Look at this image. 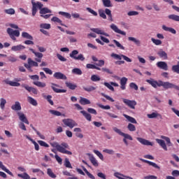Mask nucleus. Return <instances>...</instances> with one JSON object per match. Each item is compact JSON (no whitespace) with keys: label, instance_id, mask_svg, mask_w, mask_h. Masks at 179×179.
<instances>
[{"label":"nucleus","instance_id":"1","mask_svg":"<svg viewBox=\"0 0 179 179\" xmlns=\"http://www.w3.org/2000/svg\"><path fill=\"white\" fill-rule=\"evenodd\" d=\"M147 83L151 85L152 87L155 89H157V87H163L165 90H168V89H176V90H179V87L176 85L170 82H164L162 80H155L153 78H150V80H146Z\"/></svg>","mask_w":179,"mask_h":179},{"label":"nucleus","instance_id":"2","mask_svg":"<svg viewBox=\"0 0 179 179\" xmlns=\"http://www.w3.org/2000/svg\"><path fill=\"white\" fill-rule=\"evenodd\" d=\"M32 3V16H36V13H37V8L40 9L39 13L41 15H45L46 13H52V11L48 8H43V5L39 1L36 3L34 1H31Z\"/></svg>","mask_w":179,"mask_h":179},{"label":"nucleus","instance_id":"3","mask_svg":"<svg viewBox=\"0 0 179 179\" xmlns=\"http://www.w3.org/2000/svg\"><path fill=\"white\" fill-rule=\"evenodd\" d=\"M50 145L52 148H55L57 152L59 153H62L63 155H71L72 152L67 150L66 149H69V145L66 143H62L60 145L57 142L50 143Z\"/></svg>","mask_w":179,"mask_h":179},{"label":"nucleus","instance_id":"4","mask_svg":"<svg viewBox=\"0 0 179 179\" xmlns=\"http://www.w3.org/2000/svg\"><path fill=\"white\" fill-rule=\"evenodd\" d=\"M113 131L116 132V134H118V135H120V136H123V142L125 144L126 146H128V141L127 139H129V141H134V138L132 136L128 134H125L122 131H121V129L117 128V127H113Z\"/></svg>","mask_w":179,"mask_h":179},{"label":"nucleus","instance_id":"5","mask_svg":"<svg viewBox=\"0 0 179 179\" xmlns=\"http://www.w3.org/2000/svg\"><path fill=\"white\" fill-rule=\"evenodd\" d=\"M6 31L9 37L13 41H16V37H19L20 36V30H13L12 28H8Z\"/></svg>","mask_w":179,"mask_h":179},{"label":"nucleus","instance_id":"6","mask_svg":"<svg viewBox=\"0 0 179 179\" xmlns=\"http://www.w3.org/2000/svg\"><path fill=\"white\" fill-rule=\"evenodd\" d=\"M78 54H79V51L74 50L70 53V57L71 58H73V59H76L77 61H85V56H83V54H80L78 55V57H77L76 55H78Z\"/></svg>","mask_w":179,"mask_h":179},{"label":"nucleus","instance_id":"7","mask_svg":"<svg viewBox=\"0 0 179 179\" xmlns=\"http://www.w3.org/2000/svg\"><path fill=\"white\" fill-rule=\"evenodd\" d=\"M122 101L127 107H129L131 110H135V106L137 104L136 101L123 99Z\"/></svg>","mask_w":179,"mask_h":179},{"label":"nucleus","instance_id":"8","mask_svg":"<svg viewBox=\"0 0 179 179\" xmlns=\"http://www.w3.org/2000/svg\"><path fill=\"white\" fill-rule=\"evenodd\" d=\"M62 122L66 125V127H69V128H73L74 127L78 126V124H76V122H75L72 119H64L62 120Z\"/></svg>","mask_w":179,"mask_h":179},{"label":"nucleus","instance_id":"9","mask_svg":"<svg viewBox=\"0 0 179 179\" xmlns=\"http://www.w3.org/2000/svg\"><path fill=\"white\" fill-rule=\"evenodd\" d=\"M110 28L115 33H117V34H121L122 36H127V33L125 31H121V29H118V27H117V25H115V24H111L110 25Z\"/></svg>","mask_w":179,"mask_h":179},{"label":"nucleus","instance_id":"10","mask_svg":"<svg viewBox=\"0 0 179 179\" xmlns=\"http://www.w3.org/2000/svg\"><path fill=\"white\" fill-rule=\"evenodd\" d=\"M22 87H24V89L25 90H27V92H29V93L31 92L33 93V94H38V91L37 90V89L33 87H30L26 84H22Z\"/></svg>","mask_w":179,"mask_h":179},{"label":"nucleus","instance_id":"11","mask_svg":"<svg viewBox=\"0 0 179 179\" xmlns=\"http://www.w3.org/2000/svg\"><path fill=\"white\" fill-rule=\"evenodd\" d=\"M29 51H31L33 54H34L35 57L37 58H35V61L36 62H41V58H43V55L41 52H36L34 49L33 48H29Z\"/></svg>","mask_w":179,"mask_h":179},{"label":"nucleus","instance_id":"12","mask_svg":"<svg viewBox=\"0 0 179 179\" xmlns=\"http://www.w3.org/2000/svg\"><path fill=\"white\" fill-rule=\"evenodd\" d=\"M91 31L96 33V34H101V36H105L106 37H110V34L101 30L100 28H91Z\"/></svg>","mask_w":179,"mask_h":179},{"label":"nucleus","instance_id":"13","mask_svg":"<svg viewBox=\"0 0 179 179\" xmlns=\"http://www.w3.org/2000/svg\"><path fill=\"white\" fill-rule=\"evenodd\" d=\"M53 78H55V79H57V80H66V79H68V78L66 77V76H65V74L61 73V72H56L53 74Z\"/></svg>","mask_w":179,"mask_h":179},{"label":"nucleus","instance_id":"14","mask_svg":"<svg viewBox=\"0 0 179 179\" xmlns=\"http://www.w3.org/2000/svg\"><path fill=\"white\" fill-rule=\"evenodd\" d=\"M136 139L140 142V143H141V145H144L145 146H153V143L148 140L141 137H138Z\"/></svg>","mask_w":179,"mask_h":179},{"label":"nucleus","instance_id":"15","mask_svg":"<svg viewBox=\"0 0 179 179\" xmlns=\"http://www.w3.org/2000/svg\"><path fill=\"white\" fill-rule=\"evenodd\" d=\"M156 65L157 68H159V69H163V71H169V66L166 62H158Z\"/></svg>","mask_w":179,"mask_h":179},{"label":"nucleus","instance_id":"16","mask_svg":"<svg viewBox=\"0 0 179 179\" xmlns=\"http://www.w3.org/2000/svg\"><path fill=\"white\" fill-rule=\"evenodd\" d=\"M51 87L55 93H66V90H59L57 88L59 87V85L58 84L52 83Z\"/></svg>","mask_w":179,"mask_h":179},{"label":"nucleus","instance_id":"17","mask_svg":"<svg viewBox=\"0 0 179 179\" xmlns=\"http://www.w3.org/2000/svg\"><path fill=\"white\" fill-rule=\"evenodd\" d=\"M127 82H128V78H127L126 77H122L120 79V89H122V90H125V89H127Z\"/></svg>","mask_w":179,"mask_h":179},{"label":"nucleus","instance_id":"18","mask_svg":"<svg viewBox=\"0 0 179 179\" xmlns=\"http://www.w3.org/2000/svg\"><path fill=\"white\" fill-rule=\"evenodd\" d=\"M148 118H158V120H163V116H162L161 114L157 113V112H153L151 114H148L147 115Z\"/></svg>","mask_w":179,"mask_h":179},{"label":"nucleus","instance_id":"19","mask_svg":"<svg viewBox=\"0 0 179 179\" xmlns=\"http://www.w3.org/2000/svg\"><path fill=\"white\" fill-rule=\"evenodd\" d=\"M17 114L19 117V120H20L22 122H24V124L29 125V120H27V117H26V115H24L23 113L18 112Z\"/></svg>","mask_w":179,"mask_h":179},{"label":"nucleus","instance_id":"20","mask_svg":"<svg viewBox=\"0 0 179 179\" xmlns=\"http://www.w3.org/2000/svg\"><path fill=\"white\" fill-rule=\"evenodd\" d=\"M17 114L19 117V120H20L22 122H24V124L29 125V120H27V117H26V115H24L23 113L18 112Z\"/></svg>","mask_w":179,"mask_h":179},{"label":"nucleus","instance_id":"21","mask_svg":"<svg viewBox=\"0 0 179 179\" xmlns=\"http://www.w3.org/2000/svg\"><path fill=\"white\" fill-rule=\"evenodd\" d=\"M11 109L13 110V111H20V110H22L20 102L15 101V104L12 105Z\"/></svg>","mask_w":179,"mask_h":179},{"label":"nucleus","instance_id":"22","mask_svg":"<svg viewBox=\"0 0 179 179\" xmlns=\"http://www.w3.org/2000/svg\"><path fill=\"white\" fill-rule=\"evenodd\" d=\"M141 162H143V163H147V164H149V166H152L155 169H157L158 170H160V166H158L157 164L155 162H152L150 161H148L146 159H141Z\"/></svg>","mask_w":179,"mask_h":179},{"label":"nucleus","instance_id":"23","mask_svg":"<svg viewBox=\"0 0 179 179\" xmlns=\"http://www.w3.org/2000/svg\"><path fill=\"white\" fill-rule=\"evenodd\" d=\"M156 142L159 144V146L164 149L166 152H167V145H166V142L164 141V140L157 138Z\"/></svg>","mask_w":179,"mask_h":179},{"label":"nucleus","instance_id":"24","mask_svg":"<svg viewBox=\"0 0 179 179\" xmlns=\"http://www.w3.org/2000/svg\"><path fill=\"white\" fill-rule=\"evenodd\" d=\"M4 82L6 85H9L10 86H13V87H19V86H20V83L16 81H10L9 80H6Z\"/></svg>","mask_w":179,"mask_h":179},{"label":"nucleus","instance_id":"25","mask_svg":"<svg viewBox=\"0 0 179 179\" xmlns=\"http://www.w3.org/2000/svg\"><path fill=\"white\" fill-rule=\"evenodd\" d=\"M123 116L127 120V121H129V122H131V124H138L136 118L131 117L127 114H123Z\"/></svg>","mask_w":179,"mask_h":179},{"label":"nucleus","instance_id":"26","mask_svg":"<svg viewBox=\"0 0 179 179\" xmlns=\"http://www.w3.org/2000/svg\"><path fill=\"white\" fill-rule=\"evenodd\" d=\"M0 169H1V170H3V171H5L6 173H7V174H8L9 176H11V177H13V173L12 172H10V171H9V169H6L5 165H3V163H2V162H1V161H0Z\"/></svg>","mask_w":179,"mask_h":179},{"label":"nucleus","instance_id":"27","mask_svg":"<svg viewBox=\"0 0 179 179\" xmlns=\"http://www.w3.org/2000/svg\"><path fill=\"white\" fill-rule=\"evenodd\" d=\"M157 55H159V58H162V59H168L169 58L167 56V53L163 50L158 51Z\"/></svg>","mask_w":179,"mask_h":179},{"label":"nucleus","instance_id":"28","mask_svg":"<svg viewBox=\"0 0 179 179\" xmlns=\"http://www.w3.org/2000/svg\"><path fill=\"white\" fill-rule=\"evenodd\" d=\"M26 47L23 45H17L12 46L11 50L12 51H22V50H24Z\"/></svg>","mask_w":179,"mask_h":179},{"label":"nucleus","instance_id":"29","mask_svg":"<svg viewBox=\"0 0 179 179\" xmlns=\"http://www.w3.org/2000/svg\"><path fill=\"white\" fill-rule=\"evenodd\" d=\"M27 101L29 103V104H31V106H34V107H36V106L38 105L37 101L31 96H27Z\"/></svg>","mask_w":179,"mask_h":179},{"label":"nucleus","instance_id":"30","mask_svg":"<svg viewBox=\"0 0 179 179\" xmlns=\"http://www.w3.org/2000/svg\"><path fill=\"white\" fill-rule=\"evenodd\" d=\"M162 29L165 31H169L170 33H172V34H176V33H177V31H176V29H174V28L168 27L166 25H163Z\"/></svg>","mask_w":179,"mask_h":179},{"label":"nucleus","instance_id":"31","mask_svg":"<svg viewBox=\"0 0 179 179\" xmlns=\"http://www.w3.org/2000/svg\"><path fill=\"white\" fill-rule=\"evenodd\" d=\"M80 113L83 114V117H85L87 121H92V115H90V113H87L85 110H81Z\"/></svg>","mask_w":179,"mask_h":179},{"label":"nucleus","instance_id":"32","mask_svg":"<svg viewBox=\"0 0 179 179\" xmlns=\"http://www.w3.org/2000/svg\"><path fill=\"white\" fill-rule=\"evenodd\" d=\"M90 162H91L92 164L94 166V167H99V162L93 155L90 157Z\"/></svg>","mask_w":179,"mask_h":179},{"label":"nucleus","instance_id":"33","mask_svg":"<svg viewBox=\"0 0 179 179\" xmlns=\"http://www.w3.org/2000/svg\"><path fill=\"white\" fill-rule=\"evenodd\" d=\"M79 103L82 106H86V104H90V100H89L86 98L80 97Z\"/></svg>","mask_w":179,"mask_h":179},{"label":"nucleus","instance_id":"34","mask_svg":"<svg viewBox=\"0 0 179 179\" xmlns=\"http://www.w3.org/2000/svg\"><path fill=\"white\" fill-rule=\"evenodd\" d=\"M129 41H133L134 43L136 44L138 47H141V41L138 39H136V38L134 37H129L128 38Z\"/></svg>","mask_w":179,"mask_h":179},{"label":"nucleus","instance_id":"35","mask_svg":"<svg viewBox=\"0 0 179 179\" xmlns=\"http://www.w3.org/2000/svg\"><path fill=\"white\" fill-rule=\"evenodd\" d=\"M31 128H32V129L36 132V134L38 135V136H39V138H41V139H45V136L41 134V133H40V131H37L36 129H35L34 126H33V124H30Z\"/></svg>","mask_w":179,"mask_h":179},{"label":"nucleus","instance_id":"36","mask_svg":"<svg viewBox=\"0 0 179 179\" xmlns=\"http://www.w3.org/2000/svg\"><path fill=\"white\" fill-rule=\"evenodd\" d=\"M102 3L105 8L113 7V3H111V0H102Z\"/></svg>","mask_w":179,"mask_h":179},{"label":"nucleus","instance_id":"37","mask_svg":"<svg viewBox=\"0 0 179 179\" xmlns=\"http://www.w3.org/2000/svg\"><path fill=\"white\" fill-rule=\"evenodd\" d=\"M86 68L87 69H96L97 71H101V69L96 66V64H87Z\"/></svg>","mask_w":179,"mask_h":179},{"label":"nucleus","instance_id":"38","mask_svg":"<svg viewBox=\"0 0 179 179\" xmlns=\"http://www.w3.org/2000/svg\"><path fill=\"white\" fill-rule=\"evenodd\" d=\"M66 86L71 90H75L78 86L72 83L66 82Z\"/></svg>","mask_w":179,"mask_h":179},{"label":"nucleus","instance_id":"39","mask_svg":"<svg viewBox=\"0 0 179 179\" xmlns=\"http://www.w3.org/2000/svg\"><path fill=\"white\" fill-rule=\"evenodd\" d=\"M47 174L50 177V178H57V175L55 174L54 172H52V170L50 168L47 169Z\"/></svg>","mask_w":179,"mask_h":179},{"label":"nucleus","instance_id":"40","mask_svg":"<svg viewBox=\"0 0 179 179\" xmlns=\"http://www.w3.org/2000/svg\"><path fill=\"white\" fill-rule=\"evenodd\" d=\"M168 17L171 20H174V22H179V15H177L176 14L169 15Z\"/></svg>","mask_w":179,"mask_h":179},{"label":"nucleus","instance_id":"41","mask_svg":"<svg viewBox=\"0 0 179 179\" xmlns=\"http://www.w3.org/2000/svg\"><path fill=\"white\" fill-rule=\"evenodd\" d=\"M22 37L23 38H27V40H34L33 37L31 35H30L29 33L27 32H22Z\"/></svg>","mask_w":179,"mask_h":179},{"label":"nucleus","instance_id":"42","mask_svg":"<svg viewBox=\"0 0 179 179\" xmlns=\"http://www.w3.org/2000/svg\"><path fill=\"white\" fill-rule=\"evenodd\" d=\"M34 85H35V86H37L38 87H45L47 86V85L45 84V83H42L40 81H34Z\"/></svg>","mask_w":179,"mask_h":179},{"label":"nucleus","instance_id":"43","mask_svg":"<svg viewBox=\"0 0 179 179\" xmlns=\"http://www.w3.org/2000/svg\"><path fill=\"white\" fill-rule=\"evenodd\" d=\"M105 13L106 15H107L109 17V20L110 22H113V14H111V10L108 9V8H106L105 9Z\"/></svg>","mask_w":179,"mask_h":179},{"label":"nucleus","instance_id":"44","mask_svg":"<svg viewBox=\"0 0 179 179\" xmlns=\"http://www.w3.org/2000/svg\"><path fill=\"white\" fill-rule=\"evenodd\" d=\"M162 139H164L166 142V145L168 146H173V143H171V141L170 140V138L166 136H161Z\"/></svg>","mask_w":179,"mask_h":179},{"label":"nucleus","instance_id":"45","mask_svg":"<svg viewBox=\"0 0 179 179\" xmlns=\"http://www.w3.org/2000/svg\"><path fill=\"white\" fill-rule=\"evenodd\" d=\"M27 62H28V64H29V65H31V66H38V63H37V62L33 61V59H31V58H28Z\"/></svg>","mask_w":179,"mask_h":179},{"label":"nucleus","instance_id":"46","mask_svg":"<svg viewBox=\"0 0 179 179\" xmlns=\"http://www.w3.org/2000/svg\"><path fill=\"white\" fill-rule=\"evenodd\" d=\"M127 129H129L130 132H135V131H136V127L132 123H129L127 125Z\"/></svg>","mask_w":179,"mask_h":179},{"label":"nucleus","instance_id":"47","mask_svg":"<svg viewBox=\"0 0 179 179\" xmlns=\"http://www.w3.org/2000/svg\"><path fill=\"white\" fill-rule=\"evenodd\" d=\"M41 29H45L46 30H50L51 29V24L47 23H43L40 24Z\"/></svg>","mask_w":179,"mask_h":179},{"label":"nucleus","instance_id":"48","mask_svg":"<svg viewBox=\"0 0 179 179\" xmlns=\"http://www.w3.org/2000/svg\"><path fill=\"white\" fill-rule=\"evenodd\" d=\"M83 171H85V173L87 174V176L89 177V178L91 179H96V178L94 177V176H93L92 173H90L89 171H87V169H86V168L83 167Z\"/></svg>","mask_w":179,"mask_h":179},{"label":"nucleus","instance_id":"49","mask_svg":"<svg viewBox=\"0 0 179 179\" xmlns=\"http://www.w3.org/2000/svg\"><path fill=\"white\" fill-rule=\"evenodd\" d=\"M59 15H61L62 16H64V17H66V19H71V14L69 13L59 11Z\"/></svg>","mask_w":179,"mask_h":179},{"label":"nucleus","instance_id":"50","mask_svg":"<svg viewBox=\"0 0 179 179\" xmlns=\"http://www.w3.org/2000/svg\"><path fill=\"white\" fill-rule=\"evenodd\" d=\"M5 104H6V99L3 98L0 99V108L1 110H3L5 108Z\"/></svg>","mask_w":179,"mask_h":179},{"label":"nucleus","instance_id":"51","mask_svg":"<svg viewBox=\"0 0 179 179\" xmlns=\"http://www.w3.org/2000/svg\"><path fill=\"white\" fill-rule=\"evenodd\" d=\"M98 12L100 17H102V19H107V15H106V13L103 11V10L99 9Z\"/></svg>","mask_w":179,"mask_h":179},{"label":"nucleus","instance_id":"52","mask_svg":"<svg viewBox=\"0 0 179 179\" xmlns=\"http://www.w3.org/2000/svg\"><path fill=\"white\" fill-rule=\"evenodd\" d=\"M94 153H95V155H96V156H98L101 160H104V157L103 156V154L100 152V151L94 150Z\"/></svg>","mask_w":179,"mask_h":179},{"label":"nucleus","instance_id":"53","mask_svg":"<svg viewBox=\"0 0 179 179\" xmlns=\"http://www.w3.org/2000/svg\"><path fill=\"white\" fill-rule=\"evenodd\" d=\"M110 57H112V58H115V59H119L120 61H121L122 59V55H117L115 53H112L110 55Z\"/></svg>","mask_w":179,"mask_h":179},{"label":"nucleus","instance_id":"54","mask_svg":"<svg viewBox=\"0 0 179 179\" xmlns=\"http://www.w3.org/2000/svg\"><path fill=\"white\" fill-rule=\"evenodd\" d=\"M50 114H52V115H55L56 117H59L62 115V113L58 110H50Z\"/></svg>","mask_w":179,"mask_h":179},{"label":"nucleus","instance_id":"55","mask_svg":"<svg viewBox=\"0 0 179 179\" xmlns=\"http://www.w3.org/2000/svg\"><path fill=\"white\" fill-rule=\"evenodd\" d=\"M172 71L175 72V73H179V62H178V64L172 66Z\"/></svg>","mask_w":179,"mask_h":179},{"label":"nucleus","instance_id":"56","mask_svg":"<svg viewBox=\"0 0 179 179\" xmlns=\"http://www.w3.org/2000/svg\"><path fill=\"white\" fill-rule=\"evenodd\" d=\"M7 59L9 62H16L17 61V58L15 55L8 56Z\"/></svg>","mask_w":179,"mask_h":179},{"label":"nucleus","instance_id":"57","mask_svg":"<svg viewBox=\"0 0 179 179\" xmlns=\"http://www.w3.org/2000/svg\"><path fill=\"white\" fill-rule=\"evenodd\" d=\"M64 166L67 169H72V164H71V162H69V159L68 158L65 159Z\"/></svg>","mask_w":179,"mask_h":179},{"label":"nucleus","instance_id":"58","mask_svg":"<svg viewBox=\"0 0 179 179\" xmlns=\"http://www.w3.org/2000/svg\"><path fill=\"white\" fill-rule=\"evenodd\" d=\"M18 177H20V178H23V179H30V176H29V174H27V173H24L23 174H20L19 173Z\"/></svg>","mask_w":179,"mask_h":179},{"label":"nucleus","instance_id":"59","mask_svg":"<svg viewBox=\"0 0 179 179\" xmlns=\"http://www.w3.org/2000/svg\"><path fill=\"white\" fill-rule=\"evenodd\" d=\"M72 73L75 75H82L83 72L80 69L75 68L72 70Z\"/></svg>","mask_w":179,"mask_h":179},{"label":"nucleus","instance_id":"60","mask_svg":"<svg viewBox=\"0 0 179 179\" xmlns=\"http://www.w3.org/2000/svg\"><path fill=\"white\" fill-rule=\"evenodd\" d=\"M4 12L7 15H15V9L13 8L6 9Z\"/></svg>","mask_w":179,"mask_h":179},{"label":"nucleus","instance_id":"61","mask_svg":"<svg viewBox=\"0 0 179 179\" xmlns=\"http://www.w3.org/2000/svg\"><path fill=\"white\" fill-rule=\"evenodd\" d=\"M151 41L155 45H162V41L159 39H155V38H152Z\"/></svg>","mask_w":179,"mask_h":179},{"label":"nucleus","instance_id":"62","mask_svg":"<svg viewBox=\"0 0 179 179\" xmlns=\"http://www.w3.org/2000/svg\"><path fill=\"white\" fill-rule=\"evenodd\" d=\"M38 143L40 145V146H43V148H50V145L45 143V141L39 140L38 141Z\"/></svg>","mask_w":179,"mask_h":179},{"label":"nucleus","instance_id":"63","mask_svg":"<svg viewBox=\"0 0 179 179\" xmlns=\"http://www.w3.org/2000/svg\"><path fill=\"white\" fill-rule=\"evenodd\" d=\"M86 10H87V12H89L90 13H91L92 15H93V16H97V12L94 11V10L92 9L91 8L87 7L86 8Z\"/></svg>","mask_w":179,"mask_h":179},{"label":"nucleus","instance_id":"64","mask_svg":"<svg viewBox=\"0 0 179 179\" xmlns=\"http://www.w3.org/2000/svg\"><path fill=\"white\" fill-rule=\"evenodd\" d=\"M83 89H84V90L85 92H93V90H96V87H93V86H90V87H83Z\"/></svg>","mask_w":179,"mask_h":179}]
</instances>
